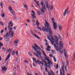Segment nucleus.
Masks as SVG:
<instances>
[{"instance_id": "31", "label": "nucleus", "mask_w": 75, "mask_h": 75, "mask_svg": "<svg viewBox=\"0 0 75 75\" xmlns=\"http://www.w3.org/2000/svg\"><path fill=\"white\" fill-rule=\"evenodd\" d=\"M73 57L72 60V61H74V60H75V54H74V55H73Z\"/></svg>"}, {"instance_id": "20", "label": "nucleus", "mask_w": 75, "mask_h": 75, "mask_svg": "<svg viewBox=\"0 0 75 75\" xmlns=\"http://www.w3.org/2000/svg\"><path fill=\"white\" fill-rule=\"evenodd\" d=\"M59 29L60 31L61 30V29H62V26L61 24H59Z\"/></svg>"}, {"instance_id": "14", "label": "nucleus", "mask_w": 75, "mask_h": 75, "mask_svg": "<svg viewBox=\"0 0 75 75\" xmlns=\"http://www.w3.org/2000/svg\"><path fill=\"white\" fill-rule=\"evenodd\" d=\"M59 45L61 47H63V42L61 41H60L59 42Z\"/></svg>"}, {"instance_id": "49", "label": "nucleus", "mask_w": 75, "mask_h": 75, "mask_svg": "<svg viewBox=\"0 0 75 75\" xmlns=\"http://www.w3.org/2000/svg\"><path fill=\"white\" fill-rule=\"evenodd\" d=\"M13 29L15 30H17V26H16L15 27H13Z\"/></svg>"}, {"instance_id": "43", "label": "nucleus", "mask_w": 75, "mask_h": 75, "mask_svg": "<svg viewBox=\"0 0 75 75\" xmlns=\"http://www.w3.org/2000/svg\"><path fill=\"white\" fill-rule=\"evenodd\" d=\"M0 5L1 7H2V8H3V4H2V2H1L0 3Z\"/></svg>"}, {"instance_id": "52", "label": "nucleus", "mask_w": 75, "mask_h": 75, "mask_svg": "<svg viewBox=\"0 0 75 75\" xmlns=\"http://www.w3.org/2000/svg\"><path fill=\"white\" fill-rule=\"evenodd\" d=\"M49 56L50 57H53V55H52L51 54L49 55Z\"/></svg>"}, {"instance_id": "10", "label": "nucleus", "mask_w": 75, "mask_h": 75, "mask_svg": "<svg viewBox=\"0 0 75 75\" xmlns=\"http://www.w3.org/2000/svg\"><path fill=\"white\" fill-rule=\"evenodd\" d=\"M10 33H7L6 34H5L4 35V37H6V38H8V37H10Z\"/></svg>"}, {"instance_id": "16", "label": "nucleus", "mask_w": 75, "mask_h": 75, "mask_svg": "<svg viewBox=\"0 0 75 75\" xmlns=\"http://www.w3.org/2000/svg\"><path fill=\"white\" fill-rule=\"evenodd\" d=\"M23 6L24 7H25V8H26V10H28V7L27 5H26L25 4H23Z\"/></svg>"}, {"instance_id": "46", "label": "nucleus", "mask_w": 75, "mask_h": 75, "mask_svg": "<svg viewBox=\"0 0 75 75\" xmlns=\"http://www.w3.org/2000/svg\"><path fill=\"white\" fill-rule=\"evenodd\" d=\"M0 24L1 25H3L4 24H3V23L2 22H0Z\"/></svg>"}, {"instance_id": "58", "label": "nucleus", "mask_w": 75, "mask_h": 75, "mask_svg": "<svg viewBox=\"0 0 75 75\" xmlns=\"http://www.w3.org/2000/svg\"><path fill=\"white\" fill-rule=\"evenodd\" d=\"M60 75H62V72H61V70H60Z\"/></svg>"}, {"instance_id": "59", "label": "nucleus", "mask_w": 75, "mask_h": 75, "mask_svg": "<svg viewBox=\"0 0 75 75\" xmlns=\"http://www.w3.org/2000/svg\"><path fill=\"white\" fill-rule=\"evenodd\" d=\"M25 62L26 63H28V61H25Z\"/></svg>"}, {"instance_id": "3", "label": "nucleus", "mask_w": 75, "mask_h": 75, "mask_svg": "<svg viewBox=\"0 0 75 75\" xmlns=\"http://www.w3.org/2000/svg\"><path fill=\"white\" fill-rule=\"evenodd\" d=\"M40 4L41 6H42L41 9V11L42 13H44L45 11L46 10L45 5V4L44 5V1H43V0H40Z\"/></svg>"}, {"instance_id": "18", "label": "nucleus", "mask_w": 75, "mask_h": 75, "mask_svg": "<svg viewBox=\"0 0 75 75\" xmlns=\"http://www.w3.org/2000/svg\"><path fill=\"white\" fill-rule=\"evenodd\" d=\"M36 52L37 54H38V55H41V52H40V51H36Z\"/></svg>"}, {"instance_id": "4", "label": "nucleus", "mask_w": 75, "mask_h": 75, "mask_svg": "<svg viewBox=\"0 0 75 75\" xmlns=\"http://www.w3.org/2000/svg\"><path fill=\"white\" fill-rule=\"evenodd\" d=\"M49 58H50L48 57H45V59L47 60V62L48 63V65L49 66V68H51V66H52V65L53 64L52 63L51 61L49 59Z\"/></svg>"}, {"instance_id": "61", "label": "nucleus", "mask_w": 75, "mask_h": 75, "mask_svg": "<svg viewBox=\"0 0 75 75\" xmlns=\"http://www.w3.org/2000/svg\"><path fill=\"white\" fill-rule=\"evenodd\" d=\"M34 31L35 32V33H37V30H35L34 29H33Z\"/></svg>"}, {"instance_id": "28", "label": "nucleus", "mask_w": 75, "mask_h": 75, "mask_svg": "<svg viewBox=\"0 0 75 75\" xmlns=\"http://www.w3.org/2000/svg\"><path fill=\"white\" fill-rule=\"evenodd\" d=\"M63 15L64 17H65V16H66V10H65V11L63 13Z\"/></svg>"}, {"instance_id": "24", "label": "nucleus", "mask_w": 75, "mask_h": 75, "mask_svg": "<svg viewBox=\"0 0 75 75\" xmlns=\"http://www.w3.org/2000/svg\"><path fill=\"white\" fill-rule=\"evenodd\" d=\"M62 70L63 72H65V71H64V66L63 65L62 67Z\"/></svg>"}, {"instance_id": "12", "label": "nucleus", "mask_w": 75, "mask_h": 75, "mask_svg": "<svg viewBox=\"0 0 75 75\" xmlns=\"http://www.w3.org/2000/svg\"><path fill=\"white\" fill-rule=\"evenodd\" d=\"M45 5H46V7H47L48 10H49V6H48V1H47V0H45Z\"/></svg>"}, {"instance_id": "62", "label": "nucleus", "mask_w": 75, "mask_h": 75, "mask_svg": "<svg viewBox=\"0 0 75 75\" xmlns=\"http://www.w3.org/2000/svg\"><path fill=\"white\" fill-rule=\"evenodd\" d=\"M13 75H17V74H16V73H14L13 74Z\"/></svg>"}, {"instance_id": "64", "label": "nucleus", "mask_w": 75, "mask_h": 75, "mask_svg": "<svg viewBox=\"0 0 75 75\" xmlns=\"http://www.w3.org/2000/svg\"><path fill=\"white\" fill-rule=\"evenodd\" d=\"M5 30L6 31H7V27H5Z\"/></svg>"}, {"instance_id": "38", "label": "nucleus", "mask_w": 75, "mask_h": 75, "mask_svg": "<svg viewBox=\"0 0 75 75\" xmlns=\"http://www.w3.org/2000/svg\"><path fill=\"white\" fill-rule=\"evenodd\" d=\"M43 54L44 56H46V54L44 52V51H42Z\"/></svg>"}, {"instance_id": "25", "label": "nucleus", "mask_w": 75, "mask_h": 75, "mask_svg": "<svg viewBox=\"0 0 75 75\" xmlns=\"http://www.w3.org/2000/svg\"><path fill=\"white\" fill-rule=\"evenodd\" d=\"M35 2L37 5V6H40V4H39V2L37 1H35Z\"/></svg>"}, {"instance_id": "37", "label": "nucleus", "mask_w": 75, "mask_h": 75, "mask_svg": "<svg viewBox=\"0 0 75 75\" xmlns=\"http://www.w3.org/2000/svg\"><path fill=\"white\" fill-rule=\"evenodd\" d=\"M11 24H13V23L12 21H11L10 22L8 23V25H11Z\"/></svg>"}, {"instance_id": "5", "label": "nucleus", "mask_w": 75, "mask_h": 75, "mask_svg": "<svg viewBox=\"0 0 75 75\" xmlns=\"http://www.w3.org/2000/svg\"><path fill=\"white\" fill-rule=\"evenodd\" d=\"M52 22L53 23V28L54 30H56L57 28V23H56L55 22V19L54 18H52Z\"/></svg>"}, {"instance_id": "55", "label": "nucleus", "mask_w": 75, "mask_h": 75, "mask_svg": "<svg viewBox=\"0 0 75 75\" xmlns=\"http://www.w3.org/2000/svg\"><path fill=\"white\" fill-rule=\"evenodd\" d=\"M68 55L67 54H66V59H68Z\"/></svg>"}, {"instance_id": "56", "label": "nucleus", "mask_w": 75, "mask_h": 75, "mask_svg": "<svg viewBox=\"0 0 75 75\" xmlns=\"http://www.w3.org/2000/svg\"><path fill=\"white\" fill-rule=\"evenodd\" d=\"M11 27V25H8V28L9 29Z\"/></svg>"}, {"instance_id": "48", "label": "nucleus", "mask_w": 75, "mask_h": 75, "mask_svg": "<svg viewBox=\"0 0 75 75\" xmlns=\"http://www.w3.org/2000/svg\"><path fill=\"white\" fill-rule=\"evenodd\" d=\"M28 54L30 55V56H31L32 55V54H31V53L30 52H28Z\"/></svg>"}, {"instance_id": "11", "label": "nucleus", "mask_w": 75, "mask_h": 75, "mask_svg": "<svg viewBox=\"0 0 75 75\" xmlns=\"http://www.w3.org/2000/svg\"><path fill=\"white\" fill-rule=\"evenodd\" d=\"M8 9L9 10H10L11 13H12L13 14V13H14V11H13V8H12L10 6H9Z\"/></svg>"}, {"instance_id": "60", "label": "nucleus", "mask_w": 75, "mask_h": 75, "mask_svg": "<svg viewBox=\"0 0 75 75\" xmlns=\"http://www.w3.org/2000/svg\"><path fill=\"white\" fill-rule=\"evenodd\" d=\"M15 59H16V61H17V59H18V58H17V57H16L15 58Z\"/></svg>"}, {"instance_id": "19", "label": "nucleus", "mask_w": 75, "mask_h": 75, "mask_svg": "<svg viewBox=\"0 0 75 75\" xmlns=\"http://www.w3.org/2000/svg\"><path fill=\"white\" fill-rule=\"evenodd\" d=\"M2 70H4V71H6L7 70V68H6V67H2Z\"/></svg>"}, {"instance_id": "34", "label": "nucleus", "mask_w": 75, "mask_h": 75, "mask_svg": "<svg viewBox=\"0 0 75 75\" xmlns=\"http://www.w3.org/2000/svg\"><path fill=\"white\" fill-rule=\"evenodd\" d=\"M54 60V62H57V59H56V58L55 57H53Z\"/></svg>"}, {"instance_id": "45", "label": "nucleus", "mask_w": 75, "mask_h": 75, "mask_svg": "<svg viewBox=\"0 0 75 75\" xmlns=\"http://www.w3.org/2000/svg\"><path fill=\"white\" fill-rule=\"evenodd\" d=\"M64 55L66 57V50H64Z\"/></svg>"}, {"instance_id": "42", "label": "nucleus", "mask_w": 75, "mask_h": 75, "mask_svg": "<svg viewBox=\"0 0 75 75\" xmlns=\"http://www.w3.org/2000/svg\"><path fill=\"white\" fill-rule=\"evenodd\" d=\"M37 13L38 15H40L41 14V13H40V11L37 12Z\"/></svg>"}, {"instance_id": "2", "label": "nucleus", "mask_w": 75, "mask_h": 75, "mask_svg": "<svg viewBox=\"0 0 75 75\" xmlns=\"http://www.w3.org/2000/svg\"><path fill=\"white\" fill-rule=\"evenodd\" d=\"M45 27H43L42 28V30L43 31H45L46 32L49 33L50 35H51L52 33V30H51V27H50V25L47 21H46L45 23Z\"/></svg>"}, {"instance_id": "30", "label": "nucleus", "mask_w": 75, "mask_h": 75, "mask_svg": "<svg viewBox=\"0 0 75 75\" xmlns=\"http://www.w3.org/2000/svg\"><path fill=\"white\" fill-rule=\"evenodd\" d=\"M13 30V28H11L10 29H9V31L10 32H9L10 33H11L12 32V30Z\"/></svg>"}, {"instance_id": "33", "label": "nucleus", "mask_w": 75, "mask_h": 75, "mask_svg": "<svg viewBox=\"0 0 75 75\" xmlns=\"http://www.w3.org/2000/svg\"><path fill=\"white\" fill-rule=\"evenodd\" d=\"M68 9H67V10H66V14H68V13H69V11H68Z\"/></svg>"}, {"instance_id": "44", "label": "nucleus", "mask_w": 75, "mask_h": 75, "mask_svg": "<svg viewBox=\"0 0 75 75\" xmlns=\"http://www.w3.org/2000/svg\"><path fill=\"white\" fill-rule=\"evenodd\" d=\"M27 21L28 23H30V20L28 19Z\"/></svg>"}, {"instance_id": "39", "label": "nucleus", "mask_w": 75, "mask_h": 75, "mask_svg": "<svg viewBox=\"0 0 75 75\" xmlns=\"http://www.w3.org/2000/svg\"><path fill=\"white\" fill-rule=\"evenodd\" d=\"M51 73L52 75H54V72L52 71H51Z\"/></svg>"}, {"instance_id": "32", "label": "nucleus", "mask_w": 75, "mask_h": 75, "mask_svg": "<svg viewBox=\"0 0 75 75\" xmlns=\"http://www.w3.org/2000/svg\"><path fill=\"white\" fill-rule=\"evenodd\" d=\"M32 47L33 49H34L35 50V51H37V49H36L35 47L33 46H32Z\"/></svg>"}, {"instance_id": "51", "label": "nucleus", "mask_w": 75, "mask_h": 75, "mask_svg": "<svg viewBox=\"0 0 75 75\" xmlns=\"http://www.w3.org/2000/svg\"><path fill=\"white\" fill-rule=\"evenodd\" d=\"M33 65L34 67H35L36 66V64H35L34 63H33Z\"/></svg>"}, {"instance_id": "63", "label": "nucleus", "mask_w": 75, "mask_h": 75, "mask_svg": "<svg viewBox=\"0 0 75 75\" xmlns=\"http://www.w3.org/2000/svg\"><path fill=\"white\" fill-rule=\"evenodd\" d=\"M9 39L8 38H6V41H8Z\"/></svg>"}, {"instance_id": "15", "label": "nucleus", "mask_w": 75, "mask_h": 75, "mask_svg": "<svg viewBox=\"0 0 75 75\" xmlns=\"http://www.w3.org/2000/svg\"><path fill=\"white\" fill-rule=\"evenodd\" d=\"M19 42V40L18 39H16L14 41V43L15 44H18Z\"/></svg>"}, {"instance_id": "50", "label": "nucleus", "mask_w": 75, "mask_h": 75, "mask_svg": "<svg viewBox=\"0 0 75 75\" xmlns=\"http://www.w3.org/2000/svg\"><path fill=\"white\" fill-rule=\"evenodd\" d=\"M37 49H38V50H41V48H40V47H38V48H37Z\"/></svg>"}, {"instance_id": "26", "label": "nucleus", "mask_w": 75, "mask_h": 75, "mask_svg": "<svg viewBox=\"0 0 75 75\" xmlns=\"http://www.w3.org/2000/svg\"><path fill=\"white\" fill-rule=\"evenodd\" d=\"M36 24L38 25H40V24L39 23V22H38V20H36Z\"/></svg>"}, {"instance_id": "47", "label": "nucleus", "mask_w": 75, "mask_h": 75, "mask_svg": "<svg viewBox=\"0 0 75 75\" xmlns=\"http://www.w3.org/2000/svg\"><path fill=\"white\" fill-rule=\"evenodd\" d=\"M0 45L1 46V47H2V46H3V43H2L1 42H0Z\"/></svg>"}, {"instance_id": "17", "label": "nucleus", "mask_w": 75, "mask_h": 75, "mask_svg": "<svg viewBox=\"0 0 75 75\" xmlns=\"http://www.w3.org/2000/svg\"><path fill=\"white\" fill-rule=\"evenodd\" d=\"M49 8L50 10H53V4H52L51 5H50Z\"/></svg>"}, {"instance_id": "21", "label": "nucleus", "mask_w": 75, "mask_h": 75, "mask_svg": "<svg viewBox=\"0 0 75 75\" xmlns=\"http://www.w3.org/2000/svg\"><path fill=\"white\" fill-rule=\"evenodd\" d=\"M10 56H11L10 54H9L5 59L6 61H7V59H8V58H9V57H10Z\"/></svg>"}, {"instance_id": "40", "label": "nucleus", "mask_w": 75, "mask_h": 75, "mask_svg": "<svg viewBox=\"0 0 75 75\" xmlns=\"http://www.w3.org/2000/svg\"><path fill=\"white\" fill-rule=\"evenodd\" d=\"M46 50H47V51H51V50H50V49L47 48L46 49Z\"/></svg>"}, {"instance_id": "41", "label": "nucleus", "mask_w": 75, "mask_h": 75, "mask_svg": "<svg viewBox=\"0 0 75 75\" xmlns=\"http://www.w3.org/2000/svg\"><path fill=\"white\" fill-rule=\"evenodd\" d=\"M2 17H4V13H2Z\"/></svg>"}, {"instance_id": "54", "label": "nucleus", "mask_w": 75, "mask_h": 75, "mask_svg": "<svg viewBox=\"0 0 75 75\" xmlns=\"http://www.w3.org/2000/svg\"><path fill=\"white\" fill-rule=\"evenodd\" d=\"M4 31V30H2L1 31V34H2V33H3V32Z\"/></svg>"}, {"instance_id": "13", "label": "nucleus", "mask_w": 75, "mask_h": 75, "mask_svg": "<svg viewBox=\"0 0 75 75\" xmlns=\"http://www.w3.org/2000/svg\"><path fill=\"white\" fill-rule=\"evenodd\" d=\"M37 62H38V64L39 65H40V64H41L42 65V66L44 65V63H42L41 61H39L38 60H37Z\"/></svg>"}, {"instance_id": "23", "label": "nucleus", "mask_w": 75, "mask_h": 75, "mask_svg": "<svg viewBox=\"0 0 75 75\" xmlns=\"http://www.w3.org/2000/svg\"><path fill=\"white\" fill-rule=\"evenodd\" d=\"M66 64L68 66V68H69V62L68 61V60H67L66 62Z\"/></svg>"}, {"instance_id": "8", "label": "nucleus", "mask_w": 75, "mask_h": 75, "mask_svg": "<svg viewBox=\"0 0 75 75\" xmlns=\"http://www.w3.org/2000/svg\"><path fill=\"white\" fill-rule=\"evenodd\" d=\"M32 13L31 14V16L34 19H36L37 18L35 16V12L34 11H32Z\"/></svg>"}, {"instance_id": "27", "label": "nucleus", "mask_w": 75, "mask_h": 75, "mask_svg": "<svg viewBox=\"0 0 75 75\" xmlns=\"http://www.w3.org/2000/svg\"><path fill=\"white\" fill-rule=\"evenodd\" d=\"M37 28L38 30H40V31H42V30H41V27H39V25H38L37 26Z\"/></svg>"}, {"instance_id": "36", "label": "nucleus", "mask_w": 75, "mask_h": 75, "mask_svg": "<svg viewBox=\"0 0 75 75\" xmlns=\"http://www.w3.org/2000/svg\"><path fill=\"white\" fill-rule=\"evenodd\" d=\"M34 45H35V47H36V48H38V45H37L36 44H34Z\"/></svg>"}, {"instance_id": "57", "label": "nucleus", "mask_w": 75, "mask_h": 75, "mask_svg": "<svg viewBox=\"0 0 75 75\" xmlns=\"http://www.w3.org/2000/svg\"><path fill=\"white\" fill-rule=\"evenodd\" d=\"M16 55H18V51H16Z\"/></svg>"}, {"instance_id": "53", "label": "nucleus", "mask_w": 75, "mask_h": 75, "mask_svg": "<svg viewBox=\"0 0 75 75\" xmlns=\"http://www.w3.org/2000/svg\"><path fill=\"white\" fill-rule=\"evenodd\" d=\"M56 68H58V64H57L56 65Z\"/></svg>"}, {"instance_id": "35", "label": "nucleus", "mask_w": 75, "mask_h": 75, "mask_svg": "<svg viewBox=\"0 0 75 75\" xmlns=\"http://www.w3.org/2000/svg\"><path fill=\"white\" fill-rule=\"evenodd\" d=\"M33 54H34V55H35V56H37V57H39V56H38V55L36 53L33 52Z\"/></svg>"}, {"instance_id": "29", "label": "nucleus", "mask_w": 75, "mask_h": 75, "mask_svg": "<svg viewBox=\"0 0 75 75\" xmlns=\"http://www.w3.org/2000/svg\"><path fill=\"white\" fill-rule=\"evenodd\" d=\"M15 54H16V52L14 51H12V55H15Z\"/></svg>"}, {"instance_id": "9", "label": "nucleus", "mask_w": 75, "mask_h": 75, "mask_svg": "<svg viewBox=\"0 0 75 75\" xmlns=\"http://www.w3.org/2000/svg\"><path fill=\"white\" fill-rule=\"evenodd\" d=\"M42 62H44L45 64H44L45 67H49V68H50V66H49V65H48V63H47V62L43 60H42Z\"/></svg>"}, {"instance_id": "6", "label": "nucleus", "mask_w": 75, "mask_h": 75, "mask_svg": "<svg viewBox=\"0 0 75 75\" xmlns=\"http://www.w3.org/2000/svg\"><path fill=\"white\" fill-rule=\"evenodd\" d=\"M31 33V34L32 35H33V36H34L35 37H36L38 39H39L40 40V38L37 35H35V33L34 32H33V30L32 29H30V30Z\"/></svg>"}, {"instance_id": "22", "label": "nucleus", "mask_w": 75, "mask_h": 75, "mask_svg": "<svg viewBox=\"0 0 75 75\" xmlns=\"http://www.w3.org/2000/svg\"><path fill=\"white\" fill-rule=\"evenodd\" d=\"M11 34V37H13V36H14V32H11L10 33Z\"/></svg>"}, {"instance_id": "1", "label": "nucleus", "mask_w": 75, "mask_h": 75, "mask_svg": "<svg viewBox=\"0 0 75 75\" xmlns=\"http://www.w3.org/2000/svg\"><path fill=\"white\" fill-rule=\"evenodd\" d=\"M47 38L49 40H50V42L51 43H52V44L54 46V48H55V50H57V51H59L61 53H62L63 52V51H62V49L61 48V47L60 46L59 47V48L58 47H57V45L56 44H54V37H53V36L52 35H50V37H51V38L52 39H51L50 38V36L49 35H47Z\"/></svg>"}, {"instance_id": "7", "label": "nucleus", "mask_w": 75, "mask_h": 75, "mask_svg": "<svg viewBox=\"0 0 75 75\" xmlns=\"http://www.w3.org/2000/svg\"><path fill=\"white\" fill-rule=\"evenodd\" d=\"M55 41H54V42H55V44L57 45V46H58L59 45V43H58V37L55 36ZM54 41H55V40H54Z\"/></svg>"}]
</instances>
